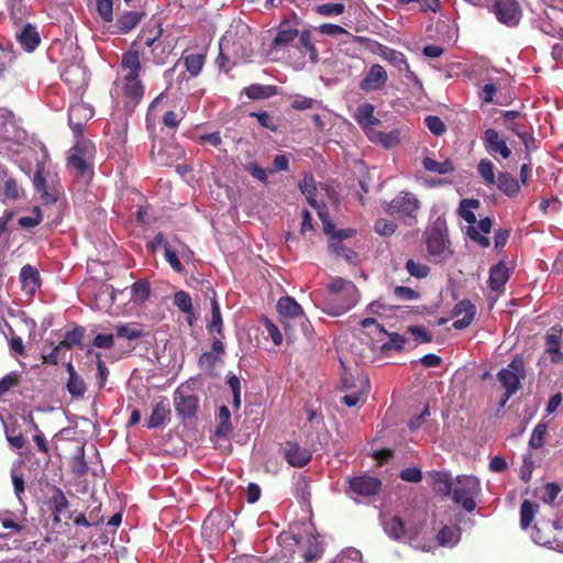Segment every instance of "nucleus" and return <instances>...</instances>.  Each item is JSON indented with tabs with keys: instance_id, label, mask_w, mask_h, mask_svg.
Listing matches in <instances>:
<instances>
[{
	"instance_id": "obj_56",
	"label": "nucleus",
	"mask_w": 563,
	"mask_h": 563,
	"mask_svg": "<svg viewBox=\"0 0 563 563\" xmlns=\"http://www.w3.org/2000/svg\"><path fill=\"white\" fill-rule=\"evenodd\" d=\"M424 124L429 131L437 136L442 135L446 131L445 123L438 115L426 117Z\"/></svg>"
},
{
	"instance_id": "obj_38",
	"label": "nucleus",
	"mask_w": 563,
	"mask_h": 563,
	"mask_svg": "<svg viewBox=\"0 0 563 563\" xmlns=\"http://www.w3.org/2000/svg\"><path fill=\"white\" fill-rule=\"evenodd\" d=\"M151 295V284L147 279H137L131 286L130 300L135 305H143Z\"/></svg>"
},
{
	"instance_id": "obj_25",
	"label": "nucleus",
	"mask_w": 563,
	"mask_h": 563,
	"mask_svg": "<svg viewBox=\"0 0 563 563\" xmlns=\"http://www.w3.org/2000/svg\"><path fill=\"white\" fill-rule=\"evenodd\" d=\"M555 521H539L534 525L532 539L536 543L551 549L555 541Z\"/></svg>"
},
{
	"instance_id": "obj_12",
	"label": "nucleus",
	"mask_w": 563,
	"mask_h": 563,
	"mask_svg": "<svg viewBox=\"0 0 563 563\" xmlns=\"http://www.w3.org/2000/svg\"><path fill=\"white\" fill-rule=\"evenodd\" d=\"M493 12L500 23L510 27L518 25L521 19V9L517 0H495Z\"/></svg>"
},
{
	"instance_id": "obj_1",
	"label": "nucleus",
	"mask_w": 563,
	"mask_h": 563,
	"mask_svg": "<svg viewBox=\"0 0 563 563\" xmlns=\"http://www.w3.org/2000/svg\"><path fill=\"white\" fill-rule=\"evenodd\" d=\"M299 24L300 21L296 15L284 18L277 26V33L269 47L272 51L285 49L298 40L296 47L299 53L302 56L308 55L311 63L314 64L318 62V49L311 41V31L299 30Z\"/></svg>"
},
{
	"instance_id": "obj_29",
	"label": "nucleus",
	"mask_w": 563,
	"mask_h": 563,
	"mask_svg": "<svg viewBox=\"0 0 563 563\" xmlns=\"http://www.w3.org/2000/svg\"><path fill=\"white\" fill-rule=\"evenodd\" d=\"M382 56L384 59L395 66L400 73H404L408 79L416 78V75L410 69L409 63L404 53L386 47V49L383 51Z\"/></svg>"
},
{
	"instance_id": "obj_53",
	"label": "nucleus",
	"mask_w": 563,
	"mask_h": 563,
	"mask_svg": "<svg viewBox=\"0 0 563 563\" xmlns=\"http://www.w3.org/2000/svg\"><path fill=\"white\" fill-rule=\"evenodd\" d=\"M250 117L256 118L258 124L262 128L269 130L271 132L278 131V123L267 111L251 112Z\"/></svg>"
},
{
	"instance_id": "obj_11",
	"label": "nucleus",
	"mask_w": 563,
	"mask_h": 563,
	"mask_svg": "<svg viewBox=\"0 0 563 563\" xmlns=\"http://www.w3.org/2000/svg\"><path fill=\"white\" fill-rule=\"evenodd\" d=\"M142 63L139 51L129 49L121 56L115 81L141 80Z\"/></svg>"
},
{
	"instance_id": "obj_31",
	"label": "nucleus",
	"mask_w": 563,
	"mask_h": 563,
	"mask_svg": "<svg viewBox=\"0 0 563 563\" xmlns=\"http://www.w3.org/2000/svg\"><path fill=\"white\" fill-rule=\"evenodd\" d=\"M509 277V269L505 266L504 263H498L492 266L489 271L488 285L492 290L499 291L504 288Z\"/></svg>"
},
{
	"instance_id": "obj_9",
	"label": "nucleus",
	"mask_w": 563,
	"mask_h": 563,
	"mask_svg": "<svg viewBox=\"0 0 563 563\" xmlns=\"http://www.w3.org/2000/svg\"><path fill=\"white\" fill-rule=\"evenodd\" d=\"M174 407L181 419L195 418L199 407V398L190 385L181 384L174 391Z\"/></svg>"
},
{
	"instance_id": "obj_33",
	"label": "nucleus",
	"mask_w": 563,
	"mask_h": 563,
	"mask_svg": "<svg viewBox=\"0 0 563 563\" xmlns=\"http://www.w3.org/2000/svg\"><path fill=\"white\" fill-rule=\"evenodd\" d=\"M374 106L367 102L357 107L354 119L364 130L380 123L379 119L374 115Z\"/></svg>"
},
{
	"instance_id": "obj_6",
	"label": "nucleus",
	"mask_w": 563,
	"mask_h": 563,
	"mask_svg": "<svg viewBox=\"0 0 563 563\" xmlns=\"http://www.w3.org/2000/svg\"><path fill=\"white\" fill-rule=\"evenodd\" d=\"M525 361L520 355L516 354L507 367L501 368L497 373V379L505 388V393L500 401L501 406H505L506 402L521 388V379H525Z\"/></svg>"
},
{
	"instance_id": "obj_18",
	"label": "nucleus",
	"mask_w": 563,
	"mask_h": 563,
	"mask_svg": "<svg viewBox=\"0 0 563 563\" xmlns=\"http://www.w3.org/2000/svg\"><path fill=\"white\" fill-rule=\"evenodd\" d=\"M21 196L22 188L18 185L16 179L5 166L0 165V200L2 202L18 200Z\"/></svg>"
},
{
	"instance_id": "obj_37",
	"label": "nucleus",
	"mask_w": 563,
	"mask_h": 563,
	"mask_svg": "<svg viewBox=\"0 0 563 563\" xmlns=\"http://www.w3.org/2000/svg\"><path fill=\"white\" fill-rule=\"evenodd\" d=\"M243 92L249 99L261 100L276 96L278 93V89L273 85L252 84L245 87Z\"/></svg>"
},
{
	"instance_id": "obj_46",
	"label": "nucleus",
	"mask_w": 563,
	"mask_h": 563,
	"mask_svg": "<svg viewBox=\"0 0 563 563\" xmlns=\"http://www.w3.org/2000/svg\"><path fill=\"white\" fill-rule=\"evenodd\" d=\"M82 339L84 328L80 325H75L71 330L65 333L64 340L59 343L65 349H71L73 346H81Z\"/></svg>"
},
{
	"instance_id": "obj_54",
	"label": "nucleus",
	"mask_w": 563,
	"mask_h": 563,
	"mask_svg": "<svg viewBox=\"0 0 563 563\" xmlns=\"http://www.w3.org/2000/svg\"><path fill=\"white\" fill-rule=\"evenodd\" d=\"M387 335L389 336V341L382 345L383 352L389 350H395L397 352L404 351V345L407 342V338L405 335H401L396 332L387 333Z\"/></svg>"
},
{
	"instance_id": "obj_7",
	"label": "nucleus",
	"mask_w": 563,
	"mask_h": 563,
	"mask_svg": "<svg viewBox=\"0 0 563 563\" xmlns=\"http://www.w3.org/2000/svg\"><path fill=\"white\" fill-rule=\"evenodd\" d=\"M419 209L420 201L416 195L402 190L387 203L385 211L394 218L404 220L407 224H412L417 220Z\"/></svg>"
},
{
	"instance_id": "obj_40",
	"label": "nucleus",
	"mask_w": 563,
	"mask_h": 563,
	"mask_svg": "<svg viewBox=\"0 0 563 563\" xmlns=\"http://www.w3.org/2000/svg\"><path fill=\"white\" fill-rule=\"evenodd\" d=\"M115 331L117 336L126 340H136L146 335L144 327L136 322L119 324L115 327Z\"/></svg>"
},
{
	"instance_id": "obj_51",
	"label": "nucleus",
	"mask_w": 563,
	"mask_h": 563,
	"mask_svg": "<svg viewBox=\"0 0 563 563\" xmlns=\"http://www.w3.org/2000/svg\"><path fill=\"white\" fill-rule=\"evenodd\" d=\"M71 471L77 476H84L88 472V464L85 460V449L84 445L77 448V452L74 455V462L71 466Z\"/></svg>"
},
{
	"instance_id": "obj_27",
	"label": "nucleus",
	"mask_w": 563,
	"mask_h": 563,
	"mask_svg": "<svg viewBox=\"0 0 563 563\" xmlns=\"http://www.w3.org/2000/svg\"><path fill=\"white\" fill-rule=\"evenodd\" d=\"M170 417V406L169 401L166 398H162L157 401L153 409L152 413L146 421V427L148 429H156L162 427Z\"/></svg>"
},
{
	"instance_id": "obj_43",
	"label": "nucleus",
	"mask_w": 563,
	"mask_h": 563,
	"mask_svg": "<svg viewBox=\"0 0 563 563\" xmlns=\"http://www.w3.org/2000/svg\"><path fill=\"white\" fill-rule=\"evenodd\" d=\"M184 65L186 70L190 74L191 77L198 76L205 65L206 55L205 54H189L183 57Z\"/></svg>"
},
{
	"instance_id": "obj_10",
	"label": "nucleus",
	"mask_w": 563,
	"mask_h": 563,
	"mask_svg": "<svg viewBox=\"0 0 563 563\" xmlns=\"http://www.w3.org/2000/svg\"><path fill=\"white\" fill-rule=\"evenodd\" d=\"M118 93L123 97L125 111L133 112L142 101L145 93V86L141 80L114 81Z\"/></svg>"
},
{
	"instance_id": "obj_35",
	"label": "nucleus",
	"mask_w": 563,
	"mask_h": 563,
	"mask_svg": "<svg viewBox=\"0 0 563 563\" xmlns=\"http://www.w3.org/2000/svg\"><path fill=\"white\" fill-rule=\"evenodd\" d=\"M494 185L508 197H516L520 191L517 178L506 172L498 174Z\"/></svg>"
},
{
	"instance_id": "obj_14",
	"label": "nucleus",
	"mask_w": 563,
	"mask_h": 563,
	"mask_svg": "<svg viewBox=\"0 0 563 563\" xmlns=\"http://www.w3.org/2000/svg\"><path fill=\"white\" fill-rule=\"evenodd\" d=\"M283 455L290 466L298 468L306 466L312 459V452L295 441H287L284 444Z\"/></svg>"
},
{
	"instance_id": "obj_21",
	"label": "nucleus",
	"mask_w": 563,
	"mask_h": 563,
	"mask_svg": "<svg viewBox=\"0 0 563 563\" xmlns=\"http://www.w3.org/2000/svg\"><path fill=\"white\" fill-rule=\"evenodd\" d=\"M181 154L180 147L170 144L154 143L151 150L152 158L161 166H172Z\"/></svg>"
},
{
	"instance_id": "obj_26",
	"label": "nucleus",
	"mask_w": 563,
	"mask_h": 563,
	"mask_svg": "<svg viewBox=\"0 0 563 563\" xmlns=\"http://www.w3.org/2000/svg\"><path fill=\"white\" fill-rule=\"evenodd\" d=\"M20 282L22 290L26 295L33 296L41 286L38 271L30 264L24 265L20 272Z\"/></svg>"
},
{
	"instance_id": "obj_23",
	"label": "nucleus",
	"mask_w": 563,
	"mask_h": 563,
	"mask_svg": "<svg viewBox=\"0 0 563 563\" xmlns=\"http://www.w3.org/2000/svg\"><path fill=\"white\" fill-rule=\"evenodd\" d=\"M44 168L37 167L33 176V186L41 194V199L44 205H53L59 198V191L55 186H49L44 177Z\"/></svg>"
},
{
	"instance_id": "obj_16",
	"label": "nucleus",
	"mask_w": 563,
	"mask_h": 563,
	"mask_svg": "<svg viewBox=\"0 0 563 563\" xmlns=\"http://www.w3.org/2000/svg\"><path fill=\"white\" fill-rule=\"evenodd\" d=\"M91 115L92 110L85 103L70 106L68 110V124L76 137L84 136L85 124Z\"/></svg>"
},
{
	"instance_id": "obj_57",
	"label": "nucleus",
	"mask_w": 563,
	"mask_h": 563,
	"mask_svg": "<svg viewBox=\"0 0 563 563\" xmlns=\"http://www.w3.org/2000/svg\"><path fill=\"white\" fill-rule=\"evenodd\" d=\"M393 294L395 298L400 301H412L420 298V294L418 291L406 286H396Z\"/></svg>"
},
{
	"instance_id": "obj_28",
	"label": "nucleus",
	"mask_w": 563,
	"mask_h": 563,
	"mask_svg": "<svg viewBox=\"0 0 563 563\" xmlns=\"http://www.w3.org/2000/svg\"><path fill=\"white\" fill-rule=\"evenodd\" d=\"M428 484L433 490L443 495H450L452 492V477L445 471H431L428 473Z\"/></svg>"
},
{
	"instance_id": "obj_61",
	"label": "nucleus",
	"mask_w": 563,
	"mask_h": 563,
	"mask_svg": "<svg viewBox=\"0 0 563 563\" xmlns=\"http://www.w3.org/2000/svg\"><path fill=\"white\" fill-rule=\"evenodd\" d=\"M97 11L104 22L113 21V0H97Z\"/></svg>"
},
{
	"instance_id": "obj_52",
	"label": "nucleus",
	"mask_w": 563,
	"mask_h": 563,
	"mask_svg": "<svg viewBox=\"0 0 563 563\" xmlns=\"http://www.w3.org/2000/svg\"><path fill=\"white\" fill-rule=\"evenodd\" d=\"M405 267L410 276L418 279L426 278L430 274V267L428 265L415 262L411 258L406 262Z\"/></svg>"
},
{
	"instance_id": "obj_64",
	"label": "nucleus",
	"mask_w": 563,
	"mask_h": 563,
	"mask_svg": "<svg viewBox=\"0 0 563 563\" xmlns=\"http://www.w3.org/2000/svg\"><path fill=\"white\" fill-rule=\"evenodd\" d=\"M399 477L408 483H419L422 479V471L419 467H406L400 471Z\"/></svg>"
},
{
	"instance_id": "obj_50",
	"label": "nucleus",
	"mask_w": 563,
	"mask_h": 563,
	"mask_svg": "<svg viewBox=\"0 0 563 563\" xmlns=\"http://www.w3.org/2000/svg\"><path fill=\"white\" fill-rule=\"evenodd\" d=\"M548 431L547 423L540 422L538 423L529 439V446L532 449H541L544 445V438Z\"/></svg>"
},
{
	"instance_id": "obj_42",
	"label": "nucleus",
	"mask_w": 563,
	"mask_h": 563,
	"mask_svg": "<svg viewBox=\"0 0 563 563\" xmlns=\"http://www.w3.org/2000/svg\"><path fill=\"white\" fill-rule=\"evenodd\" d=\"M422 166L426 170L437 173L439 175H444L454 170V165L450 159L438 162L431 157H424Z\"/></svg>"
},
{
	"instance_id": "obj_41",
	"label": "nucleus",
	"mask_w": 563,
	"mask_h": 563,
	"mask_svg": "<svg viewBox=\"0 0 563 563\" xmlns=\"http://www.w3.org/2000/svg\"><path fill=\"white\" fill-rule=\"evenodd\" d=\"M385 532L393 539L398 540L406 536L405 522L399 516H394L384 522Z\"/></svg>"
},
{
	"instance_id": "obj_59",
	"label": "nucleus",
	"mask_w": 563,
	"mask_h": 563,
	"mask_svg": "<svg viewBox=\"0 0 563 563\" xmlns=\"http://www.w3.org/2000/svg\"><path fill=\"white\" fill-rule=\"evenodd\" d=\"M397 229V224L387 219H377L374 223V230L382 236H391Z\"/></svg>"
},
{
	"instance_id": "obj_24",
	"label": "nucleus",
	"mask_w": 563,
	"mask_h": 563,
	"mask_svg": "<svg viewBox=\"0 0 563 563\" xmlns=\"http://www.w3.org/2000/svg\"><path fill=\"white\" fill-rule=\"evenodd\" d=\"M426 245L430 256L437 257L445 251V238L443 230L435 225L426 232Z\"/></svg>"
},
{
	"instance_id": "obj_58",
	"label": "nucleus",
	"mask_w": 563,
	"mask_h": 563,
	"mask_svg": "<svg viewBox=\"0 0 563 563\" xmlns=\"http://www.w3.org/2000/svg\"><path fill=\"white\" fill-rule=\"evenodd\" d=\"M42 211L38 207H34L32 216L21 217L19 219V225L24 229H32L42 222Z\"/></svg>"
},
{
	"instance_id": "obj_13",
	"label": "nucleus",
	"mask_w": 563,
	"mask_h": 563,
	"mask_svg": "<svg viewBox=\"0 0 563 563\" xmlns=\"http://www.w3.org/2000/svg\"><path fill=\"white\" fill-rule=\"evenodd\" d=\"M349 490L357 496L372 497L382 490V481L366 474L349 479Z\"/></svg>"
},
{
	"instance_id": "obj_30",
	"label": "nucleus",
	"mask_w": 563,
	"mask_h": 563,
	"mask_svg": "<svg viewBox=\"0 0 563 563\" xmlns=\"http://www.w3.org/2000/svg\"><path fill=\"white\" fill-rule=\"evenodd\" d=\"M144 15L142 11H124L118 16L115 25L121 34H126L140 24Z\"/></svg>"
},
{
	"instance_id": "obj_36",
	"label": "nucleus",
	"mask_w": 563,
	"mask_h": 563,
	"mask_svg": "<svg viewBox=\"0 0 563 563\" xmlns=\"http://www.w3.org/2000/svg\"><path fill=\"white\" fill-rule=\"evenodd\" d=\"M277 311L282 317L295 319L303 316L301 306L291 297L285 296L277 301Z\"/></svg>"
},
{
	"instance_id": "obj_5",
	"label": "nucleus",
	"mask_w": 563,
	"mask_h": 563,
	"mask_svg": "<svg viewBox=\"0 0 563 563\" xmlns=\"http://www.w3.org/2000/svg\"><path fill=\"white\" fill-rule=\"evenodd\" d=\"M255 35L247 25H238L223 35L219 48H229L235 58L249 59L253 55V40Z\"/></svg>"
},
{
	"instance_id": "obj_55",
	"label": "nucleus",
	"mask_w": 563,
	"mask_h": 563,
	"mask_svg": "<svg viewBox=\"0 0 563 563\" xmlns=\"http://www.w3.org/2000/svg\"><path fill=\"white\" fill-rule=\"evenodd\" d=\"M8 8L10 10V16L14 23L22 21L26 14V7L23 3V0H8Z\"/></svg>"
},
{
	"instance_id": "obj_60",
	"label": "nucleus",
	"mask_w": 563,
	"mask_h": 563,
	"mask_svg": "<svg viewBox=\"0 0 563 563\" xmlns=\"http://www.w3.org/2000/svg\"><path fill=\"white\" fill-rule=\"evenodd\" d=\"M221 361V356L214 354L213 352H203L199 360H198V366L201 368V369H206V371H213V368L216 367V364L217 362H220Z\"/></svg>"
},
{
	"instance_id": "obj_34",
	"label": "nucleus",
	"mask_w": 563,
	"mask_h": 563,
	"mask_svg": "<svg viewBox=\"0 0 563 563\" xmlns=\"http://www.w3.org/2000/svg\"><path fill=\"white\" fill-rule=\"evenodd\" d=\"M18 41L26 52H33L40 44L41 38L36 27L27 23L18 34Z\"/></svg>"
},
{
	"instance_id": "obj_8",
	"label": "nucleus",
	"mask_w": 563,
	"mask_h": 563,
	"mask_svg": "<svg viewBox=\"0 0 563 563\" xmlns=\"http://www.w3.org/2000/svg\"><path fill=\"white\" fill-rule=\"evenodd\" d=\"M479 490V482L475 476L464 475L456 477V487L452 489V499L467 512L476 508L475 495Z\"/></svg>"
},
{
	"instance_id": "obj_45",
	"label": "nucleus",
	"mask_w": 563,
	"mask_h": 563,
	"mask_svg": "<svg viewBox=\"0 0 563 563\" xmlns=\"http://www.w3.org/2000/svg\"><path fill=\"white\" fill-rule=\"evenodd\" d=\"M330 251L336 256L343 257L347 263H355L357 260V253L349 247H346L341 241H330L329 242Z\"/></svg>"
},
{
	"instance_id": "obj_22",
	"label": "nucleus",
	"mask_w": 563,
	"mask_h": 563,
	"mask_svg": "<svg viewBox=\"0 0 563 563\" xmlns=\"http://www.w3.org/2000/svg\"><path fill=\"white\" fill-rule=\"evenodd\" d=\"M463 314V318L453 322V328L462 330L471 325L476 316V307L470 299L459 301L452 309V317L457 318Z\"/></svg>"
},
{
	"instance_id": "obj_49",
	"label": "nucleus",
	"mask_w": 563,
	"mask_h": 563,
	"mask_svg": "<svg viewBox=\"0 0 563 563\" xmlns=\"http://www.w3.org/2000/svg\"><path fill=\"white\" fill-rule=\"evenodd\" d=\"M174 305L184 313L192 316V300L188 292L179 290L174 295Z\"/></svg>"
},
{
	"instance_id": "obj_47",
	"label": "nucleus",
	"mask_w": 563,
	"mask_h": 563,
	"mask_svg": "<svg viewBox=\"0 0 563 563\" xmlns=\"http://www.w3.org/2000/svg\"><path fill=\"white\" fill-rule=\"evenodd\" d=\"M495 166L492 161L488 158H483L479 161L477 165V172L481 177L484 179L486 185H494L496 180V176L494 173Z\"/></svg>"
},
{
	"instance_id": "obj_15",
	"label": "nucleus",
	"mask_w": 563,
	"mask_h": 563,
	"mask_svg": "<svg viewBox=\"0 0 563 563\" xmlns=\"http://www.w3.org/2000/svg\"><path fill=\"white\" fill-rule=\"evenodd\" d=\"M69 500L65 496L64 492L57 487H52V494L48 498V507L52 510L53 522L59 523L62 520V516H65L67 519L73 518V514L69 511Z\"/></svg>"
},
{
	"instance_id": "obj_3",
	"label": "nucleus",
	"mask_w": 563,
	"mask_h": 563,
	"mask_svg": "<svg viewBox=\"0 0 563 563\" xmlns=\"http://www.w3.org/2000/svg\"><path fill=\"white\" fill-rule=\"evenodd\" d=\"M479 206L481 202L478 199H462L460 201L457 213L470 224L467 228V236L481 247H488L490 245V241L485 234L490 232L493 228V220L489 217H486L477 222L473 210L478 209Z\"/></svg>"
},
{
	"instance_id": "obj_19",
	"label": "nucleus",
	"mask_w": 563,
	"mask_h": 563,
	"mask_svg": "<svg viewBox=\"0 0 563 563\" xmlns=\"http://www.w3.org/2000/svg\"><path fill=\"white\" fill-rule=\"evenodd\" d=\"M563 336V327H552L544 336V353L548 354L552 363L563 362V353L561 352Z\"/></svg>"
},
{
	"instance_id": "obj_39",
	"label": "nucleus",
	"mask_w": 563,
	"mask_h": 563,
	"mask_svg": "<svg viewBox=\"0 0 563 563\" xmlns=\"http://www.w3.org/2000/svg\"><path fill=\"white\" fill-rule=\"evenodd\" d=\"M218 424L214 430V435L218 438H225L233 431L231 423V413L227 406H221L218 412Z\"/></svg>"
},
{
	"instance_id": "obj_20",
	"label": "nucleus",
	"mask_w": 563,
	"mask_h": 563,
	"mask_svg": "<svg viewBox=\"0 0 563 563\" xmlns=\"http://www.w3.org/2000/svg\"><path fill=\"white\" fill-rule=\"evenodd\" d=\"M483 143L490 155L495 156L496 154H499L505 159L509 158L511 155V151L508 147L506 140L500 136L495 129L485 130Z\"/></svg>"
},
{
	"instance_id": "obj_48",
	"label": "nucleus",
	"mask_w": 563,
	"mask_h": 563,
	"mask_svg": "<svg viewBox=\"0 0 563 563\" xmlns=\"http://www.w3.org/2000/svg\"><path fill=\"white\" fill-rule=\"evenodd\" d=\"M66 388L71 397L76 399L81 398L86 393V384L79 375L68 377Z\"/></svg>"
},
{
	"instance_id": "obj_63",
	"label": "nucleus",
	"mask_w": 563,
	"mask_h": 563,
	"mask_svg": "<svg viewBox=\"0 0 563 563\" xmlns=\"http://www.w3.org/2000/svg\"><path fill=\"white\" fill-rule=\"evenodd\" d=\"M407 332L411 333L418 343L432 342V335L421 325H409Z\"/></svg>"
},
{
	"instance_id": "obj_62",
	"label": "nucleus",
	"mask_w": 563,
	"mask_h": 563,
	"mask_svg": "<svg viewBox=\"0 0 563 563\" xmlns=\"http://www.w3.org/2000/svg\"><path fill=\"white\" fill-rule=\"evenodd\" d=\"M344 4L338 3H323L317 7L316 11L321 15H339L344 12Z\"/></svg>"
},
{
	"instance_id": "obj_32",
	"label": "nucleus",
	"mask_w": 563,
	"mask_h": 563,
	"mask_svg": "<svg viewBox=\"0 0 563 563\" xmlns=\"http://www.w3.org/2000/svg\"><path fill=\"white\" fill-rule=\"evenodd\" d=\"M212 298H211V319L207 323V331L210 335H220L221 338H224L223 333V320L220 311V306L218 303L216 292L212 290Z\"/></svg>"
},
{
	"instance_id": "obj_2",
	"label": "nucleus",
	"mask_w": 563,
	"mask_h": 563,
	"mask_svg": "<svg viewBox=\"0 0 563 563\" xmlns=\"http://www.w3.org/2000/svg\"><path fill=\"white\" fill-rule=\"evenodd\" d=\"M360 292L352 280L333 277L325 288L324 311L331 316H341L358 302Z\"/></svg>"
},
{
	"instance_id": "obj_44",
	"label": "nucleus",
	"mask_w": 563,
	"mask_h": 563,
	"mask_svg": "<svg viewBox=\"0 0 563 563\" xmlns=\"http://www.w3.org/2000/svg\"><path fill=\"white\" fill-rule=\"evenodd\" d=\"M538 508L539 505L536 503L528 499L522 501L520 507V526L522 529H527L531 525Z\"/></svg>"
},
{
	"instance_id": "obj_4",
	"label": "nucleus",
	"mask_w": 563,
	"mask_h": 563,
	"mask_svg": "<svg viewBox=\"0 0 563 563\" xmlns=\"http://www.w3.org/2000/svg\"><path fill=\"white\" fill-rule=\"evenodd\" d=\"M95 145L84 136L77 137V142L70 148L67 157V166L77 177L90 180L93 176Z\"/></svg>"
},
{
	"instance_id": "obj_17",
	"label": "nucleus",
	"mask_w": 563,
	"mask_h": 563,
	"mask_svg": "<svg viewBox=\"0 0 563 563\" xmlns=\"http://www.w3.org/2000/svg\"><path fill=\"white\" fill-rule=\"evenodd\" d=\"M388 80L387 71L379 64L371 66L360 82V89L365 92L382 90Z\"/></svg>"
}]
</instances>
